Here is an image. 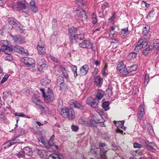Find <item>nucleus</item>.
Segmentation results:
<instances>
[{"instance_id": "nucleus-1", "label": "nucleus", "mask_w": 159, "mask_h": 159, "mask_svg": "<svg viewBox=\"0 0 159 159\" xmlns=\"http://www.w3.org/2000/svg\"><path fill=\"white\" fill-rule=\"evenodd\" d=\"M7 40H2L0 42V48L6 54H8L5 58L7 61H11L13 60L12 56L10 55L12 50V47L9 46Z\"/></svg>"}, {"instance_id": "nucleus-2", "label": "nucleus", "mask_w": 159, "mask_h": 159, "mask_svg": "<svg viewBox=\"0 0 159 159\" xmlns=\"http://www.w3.org/2000/svg\"><path fill=\"white\" fill-rule=\"evenodd\" d=\"M73 11L76 14L75 19L78 20L83 21L87 19V16L84 10L79 7H74Z\"/></svg>"}, {"instance_id": "nucleus-3", "label": "nucleus", "mask_w": 159, "mask_h": 159, "mask_svg": "<svg viewBox=\"0 0 159 159\" xmlns=\"http://www.w3.org/2000/svg\"><path fill=\"white\" fill-rule=\"evenodd\" d=\"M40 89L45 102L48 103L53 101L54 99V95L52 90L48 88L47 92L45 93L44 89L41 88Z\"/></svg>"}, {"instance_id": "nucleus-4", "label": "nucleus", "mask_w": 159, "mask_h": 159, "mask_svg": "<svg viewBox=\"0 0 159 159\" xmlns=\"http://www.w3.org/2000/svg\"><path fill=\"white\" fill-rule=\"evenodd\" d=\"M61 114L63 117H68L70 120H72L75 118L74 111L71 108L68 109L66 107H63L61 111Z\"/></svg>"}, {"instance_id": "nucleus-5", "label": "nucleus", "mask_w": 159, "mask_h": 159, "mask_svg": "<svg viewBox=\"0 0 159 159\" xmlns=\"http://www.w3.org/2000/svg\"><path fill=\"white\" fill-rule=\"evenodd\" d=\"M136 69V66L135 65L131 66L129 67L127 69L126 68L125 65L123 62H120V73L123 75H127L129 73L135 71Z\"/></svg>"}, {"instance_id": "nucleus-6", "label": "nucleus", "mask_w": 159, "mask_h": 159, "mask_svg": "<svg viewBox=\"0 0 159 159\" xmlns=\"http://www.w3.org/2000/svg\"><path fill=\"white\" fill-rule=\"evenodd\" d=\"M144 148L149 151L153 152H159V148L156 145V144L153 142H149L148 140L145 141Z\"/></svg>"}, {"instance_id": "nucleus-7", "label": "nucleus", "mask_w": 159, "mask_h": 159, "mask_svg": "<svg viewBox=\"0 0 159 159\" xmlns=\"http://www.w3.org/2000/svg\"><path fill=\"white\" fill-rule=\"evenodd\" d=\"M27 3L25 0H18L16 5L13 6V9L15 11H19L22 9H25L27 7Z\"/></svg>"}, {"instance_id": "nucleus-8", "label": "nucleus", "mask_w": 159, "mask_h": 159, "mask_svg": "<svg viewBox=\"0 0 159 159\" xmlns=\"http://www.w3.org/2000/svg\"><path fill=\"white\" fill-rule=\"evenodd\" d=\"M86 102L87 104L93 108H98L100 103L98 100L92 97L88 98L86 100Z\"/></svg>"}, {"instance_id": "nucleus-9", "label": "nucleus", "mask_w": 159, "mask_h": 159, "mask_svg": "<svg viewBox=\"0 0 159 159\" xmlns=\"http://www.w3.org/2000/svg\"><path fill=\"white\" fill-rule=\"evenodd\" d=\"M32 100L33 102L37 106L38 108L43 111L44 110L45 108L44 107V104L41 101L37 95L34 94V96L32 98Z\"/></svg>"}, {"instance_id": "nucleus-10", "label": "nucleus", "mask_w": 159, "mask_h": 159, "mask_svg": "<svg viewBox=\"0 0 159 159\" xmlns=\"http://www.w3.org/2000/svg\"><path fill=\"white\" fill-rule=\"evenodd\" d=\"M148 39L147 38L144 37V39H142L139 40L135 48V51L138 52L141 48L146 46L148 44Z\"/></svg>"}, {"instance_id": "nucleus-11", "label": "nucleus", "mask_w": 159, "mask_h": 159, "mask_svg": "<svg viewBox=\"0 0 159 159\" xmlns=\"http://www.w3.org/2000/svg\"><path fill=\"white\" fill-rule=\"evenodd\" d=\"M7 21L9 24L15 29L20 27V24L19 21L12 17L8 18Z\"/></svg>"}, {"instance_id": "nucleus-12", "label": "nucleus", "mask_w": 159, "mask_h": 159, "mask_svg": "<svg viewBox=\"0 0 159 159\" xmlns=\"http://www.w3.org/2000/svg\"><path fill=\"white\" fill-rule=\"evenodd\" d=\"M24 63L26 64L27 67L33 68L35 66V61L34 60L29 57H25L23 58Z\"/></svg>"}, {"instance_id": "nucleus-13", "label": "nucleus", "mask_w": 159, "mask_h": 159, "mask_svg": "<svg viewBox=\"0 0 159 159\" xmlns=\"http://www.w3.org/2000/svg\"><path fill=\"white\" fill-rule=\"evenodd\" d=\"M44 43L40 40L38 43L37 49L39 54L43 55L46 52V49L44 47Z\"/></svg>"}, {"instance_id": "nucleus-14", "label": "nucleus", "mask_w": 159, "mask_h": 159, "mask_svg": "<svg viewBox=\"0 0 159 159\" xmlns=\"http://www.w3.org/2000/svg\"><path fill=\"white\" fill-rule=\"evenodd\" d=\"M79 46L83 48L92 49L93 45L89 40H84L79 43Z\"/></svg>"}, {"instance_id": "nucleus-15", "label": "nucleus", "mask_w": 159, "mask_h": 159, "mask_svg": "<svg viewBox=\"0 0 159 159\" xmlns=\"http://www.w3.org/2000/svg\"><path fill=\"white\" fill-rule=\"evenodd\" d=\"M12 37L13 39L16 43L20 44L25 42V38L22 36L16 35L15 36H12Z\"/></svg>"}, {"instance_id": "nucleus-16", "label": "nucleus", "mask_w": 159, "mask_h": 159, "mask_svg": "<svg viewBox=\"0 0 159 159\" xmlns=\"http://www.w3.org/2000/svg\"><path fill=\"white\" fill-rule=\"evenodd\" d=\"M69 104L72 107H74L75 108H77L81 109H83V107L81 104L77 101L75 100H70L69 102Z\"/></svg>"}, {"instance_id": "nucleus-17", "label": "nucleus", "mask_w": 159, "mask_h": 159, "mask_svg": "<svg viewBox=\"0 0 159 159\" xmlns=\"http://www.w3.org/2000/svg\"><path fill=\"white\" fill-rule=\"evenodd\" d=\"M144 114V110L143 105H141L140 107L138 113L137 115V120L140 122L142 119Z\"/></svg>"}, {"instance_id": "nucleus-18", "label": "nucleus", "mask_w": 159, "mask_h": 159, "mask_svg": "<svg viewBox=\"0 0 159 159\" xmlns=\"http://www.w3.org/2000/svg\"><path fill=\"white\" fill-rule=\"evenodd\" d=\"M77 30V28H76L72 27L69 28L68 34L70 37V39L71 40H73L74 36L75 35L74 34ZM72 42H73L72 41Z\"/></svg>"}, {"instance_id": "nucleus-19", "label": "nucleus", "mask_w": 159, "mask_h": 159, "mask_svg": "<svg viewBox=\"0 0 159 159\" xmlns=\"http://www.w3.org/2000/svg\"><path fill=\"white\" fill-rule=\"evenodd\" d=\"M12 49H13L15 52H16L21 54L26 53V52H27L26 49L19 46H14L13 48H12Z\"/></svg>"}, {"instance_id": "nucleus-20", "label": "nucleus", "mask_w": 159, "mask_h": 159, "mask_svg": "<svg viewBox=\"0 0 159 159\" xmlns=\"http://www.w3.org/2000/svg\"><path fill=\"white\" fill-rule=\"evenodd\" d=\"M12 49H13L15 52H16L21 54L26 53V52H27L26 49L19 46H14L13 48H12Z\"/></svg>"}, {"instance_id": "nucleus-21", "label": "nucleus", "mask_w": 159, "mask_h": 159, "mask_svg": "<svg viewBox=\"0 0 159 159\" xmlns=\"http://www.w3.org/2000/svg\"><path fill=\"white\" fill-rule=\"evenodd\" d=\"M55 71V74L57 75H60L62 72L63 71H65V69L60 66L59 65H57L55 66L53 68Z\"/></svg>"}, {"instance_id": "nucleus-22", "label": "nucleus", "mask_w": 159, "mask_h": 159, "mask_svg": "<svg viewBox=\"0 0 159 159\" xmlns=\"http://www.w3.org/2000/svg\"><path fill=\"white\" fill-rule=\"evenodd\" d=\"M89 69L88 65H85L82 66L80 69V74L81 75H85L88 72Z\"/></svg>"}, {"instance_id": "nucleus-23", "label": "nucleus", "mask_w": 159, "mask_h": 159, "mask_svg": "<svg viewBox=\"0 0 159 159\" xmlns=\"http://www.w3.org/2000/svg\"><path fill=\"white\" fill-rule=\"evenodd\" d=\"M94 83L97 86L100 87L102 84V79L100 76H96L94 78Z\"/></svg>"}, {"instance_id": "nucleus-24", "label": "nucleus", "mask_w": 159, "mask_h": 159, "mask_svg": "<svg viewBox=\"0 0 159 159\" xmlns=\"http://www.w3.org/2000/svg\"><path fill=\"white\" fill-rule=\"evenodd\" d=\"M30 9L32 12L36 13L38 11V8L36 6L35 2L31 1L29 3Z\"/></svg>"}, {"instance_id": "nucleus-25", "label": "nucleus", "mask_w": 159, "mask_h": 159, "mask_svg": "<svg viewBox=\"0 0 159 159\" xmlns=\"http://www.w3.org/2000/svg\"><path fill=\"white\" fill-rule=\"evenodd\" d=\"M19 143V141H17L16 139H13L6 143L5 144L6 148H9L12 145Z\"/></svg>"}, {"instance_id": "nucleus-26", "label": "nucleus", "mask_w": 159, "mask_h": 159, "mask_svg": "<svg viewBox=\"0 0 159 159\" xmlns=\"http://www.w3.org/2000/svg\"><path fill=\"white\" fill-rule=\"evenodd\" d=\"M63 156L61 154H53L50 155L47 159H63Z\"/></svg>"}, {"instance_id": "nucleus-27", "label": "nucleus", "mask_w": 159, "mask_h": 159, "mask_svg": "<svg viewBox=\"0 0 159 159\" xmlns=\"http://www.w3.org/2000/svg\"><path fill=\"white\" fill-rule=\"evenodd\" d=\"M54 139V135H52L50 138L49 141L47 140V145H46V148H50V147L54 146L53 141Z\"/></svg>"}, {"instance_id": "nucleus-28", "label": "nucleus", "mask_w": 159, "mask_h": 159, "mask_svg": "<svg viewBox=\"0 0 159 159\" xmlns=\"http://www.w3.org/2000/svg\"><path fill=\"white\" fill-rule=\"evenodd\" d=\"M100 151V156L99 158H98V159H107V158L105 153L107 152V150H105L103 148H101Z\"/></svg>"}, {"instance_id": "nucleus-29", "label": "nucleus", "mask_w": 159, "mask_h": 159, "mask_svg": "<svg viewBox=\"0 0 159 159\" xmlns=\"http://www.w3.org/2000/svg\"><path fill=\"white\" fill-rule=\"evenodd\" d=\"M153 48L156 49V53L159 54V39H156L153 42Z\"/></svg>"}, {"instance_id": "nucleus-30", "label": "nucleus", "mask_w": 159, "mask_h": 159, "mask_svg": "<svg viewBox=\"0 0 159 159\" xmlns=\"http://www.w3.org/2000/svg\"><path fill=\"white\" fill-rule=\"evenodd\" d=\"M38 65V70L41 72H44V70L47 69L48 67L47 65L45 63V62L41 64H39Z\"/></svg>"}, {"instance_id": "nucleus-31", "label": "nucleus", "mask_w": 159, "mask_h": 159, "mask_svg": "<svg viewBox=\"0 0 159 159\" xmlns=\"http://www.w3.org/2000/svg\"><path fill=\"white\" fill-rule=\"evenodd\" d=\"M129 32L128 30L127 27H125L124 28L121 29V34H120L123 38H125L126 36L129 34Z\"/></svg>"}, {"instance_id": "nucleus-32", "label": "nucleus", "mask_w": 159, "mask_h": 159, "mask_svg": "<svg viewBox=\"0 0 159 159\" xmlns=\"http://www.w3.org/2000/svg\"><path fill=\"white\" fill-rule=\"evenodd\" d=\"M37 153L41 157H44L46 156V151L43 149H37Z\"/></svg>"}, {"instance_id": "nucleus-33", "label": "nucleus", "mask_w": 159, "mask_h": 159, "mask_svg": "<svg viewBox=\"0 0 159 159\" xmlns=\"http://www.w3.org/2000/svg\"><path fill=\"white\" fill-rule=\"evenodd\" d=\"M98 120L96 121L94 120H90L87 121V126H90L92 127L96 126V125L98 123Z\"/></svg>"}, {"instance_id": "nucleus-34", "label": "nucleus", "mask_w": 159, "mask_h": 159, "mask_svg": "<svg viewBox=\"0 0 159 159\" xmlns=\"http://www.w3.org/2000/svg\"><path fill=\"white\" fill-rule=\"evenodd\" d=\"M24 154L28 156H30L32 153L31 149L29 147H26L23 149Z\"/></svg>"}, {"instance_id": "nucleus-35", "label": "nucleus", "mask_w": 159, "mask_h": 159, "mask_svg": "<svg viewBox=\"0 0 159 159\" xmlns=\"http://www.w3.org/2000/svg\"><path fill=\"white\" fill-rule=\"evenodd\" d=\"M50 82V80L46 78H43L40 81L41 84L44 86H47Z\"/></svg>"}, {"instance_id": "nucleus-36", "label": "nucleus", "mask_w": 159, "mask_h": 159, "mask_svg": "<svg viewBox=\"0 0 159 159\" xmlns=\"http://www.w3.org/2000/svg\"><path fill=\"white\" fill-rule=\"evenodd\" d=\"M71 70L73 73L74 77L75 78H76L78 75L77 73V68L76 66L75 65H72L70 67Z\"/></svg>"}, {"instance_id": "nucleus-37", "label": "nucleus", "mask_w": 159, "mask_h": 159, "mask_svg": "<svg viewBox=\"0 0 159 159\" xmlns=\"http://www.w3.org/2000/svg\"><path fill=\"white\" fill-rule=\"evenodd\" d=\"M109 101H106L103 102L102 107L105 111H107L109 110Z\"/></svg>"}, {"instance_id": "nucleus-38", "label": "nucleus", "mask_w": 159, "mask_h": 159, "mask_svg": "<svg viewBox=\"0 0 159 159\" xmlns=\"http://www.w3.org/2000/svg\"><path fill=\"white\" fill-rule=\"evenodd\" d=\"M153 48V47L152 45L149 46L148 47H147L146 49L143 51V54L144 55H147L149 53V52L152 50Z\"/></svg>"}, {"instance_id": "nucleus-39", "label": "nucleus", "mask_w": 159, "mask_h": 159, "mask_svg": "<svg viewBox=\"0 0 159 159\" xmlns=\"http://www.w3.org/2000/svg\"><path fill=\"white\" fill-rule=\"evenodd\" d=\"M84 38V35L83 34H77L74 36L73 40H76L77 39L83 40Z\"/></svg>"}, {"instance_id": "nucleus-40", "label": "nucleus", "mask_w": 159, "mask_h": 159, "mask_svg": "<svg viewBox=\"0 0 159 159\" xmlns=\"http://www.w3.org/2000/svg\"><path fill=\"white\" fill-rule=\"evenodd\" d=\"M108 66L107 64H105L104 67L102 69L101 73L102 75L104 76H105L107 75V72L108 71L107 68Z\"/></svg>"}, {"instance_id": "nucleus-41", "label": "nucleus", "mask_w": 159, "mask_h": 159, "mask_svg": "<svg viewBox=\"0 0 159 159\" xmlns=\"http://www.w3.org/2000/svg\"><path fill=\"white\" fill-rule=\"evenodd\" d=\"M39 142L43 144L46 148V145H47V140L45 138L43 137H40L39 139Z\"/></svg>"}, {"instance_id": "nucleus-42", "label": "nucleus", "mask_w": 159, "mask_h": 159, "mask_svg": "<svg viewBox=\"0 0 159 159\" xmlns=\"http://www.w3.org/2000/svg\"><path fill=\"white\" fill-rule=\"evenodd\" d=\"M103 97V92H101L98 93L96 96V99L98 100H100Z\"/></svg>"}, {"instance_id": "nucleus-43", "label": "nucleus", "mask_w": 159, "mask_h": 159, "mask_svg": "<svg viewBox=\"0 0 159 159\" xmlns=\"http://www.w3.org/2000/svg\"><path fill=\"white\" fill-rule=\"evenodd\" d=\"M149 27L147 25V26H146L143 29V34L145 35L146 36L148 34V30H149Z\"/></svg>"}, {"instance_id": "nucleus-44", "label": "nucleus", "mask_w": 159, "mask_h": 159, "mask_svg": "<svg viewBox=\"0 0 159 159\" xmlns=\"http://www.w3.org/2000/svg\"><path fill=\"white\" fill-rule=\"evenodd\" d=\"M149 81V76L148 73H146L145 77L144 84L146 86Z\"/></svg>"}, {"instance_id": "nucleus-45", "label": "nucleus", "mask_w": 159, "mask_h": 159, "mask_svg": "<svg viewBox=\"0 0 159 159\" xmlns=\"http://www.w3.org/2000/svg\"><path fill=\"white\" fill-rule=\"evenodd\" d=\"M109 6V4L107 2H104L102 4L101 8L102 11H104L105 9H107Z\"/></svg>"}, {"instance_id": "nucleus-46", "label": "nucleus", "mask_w": 159, "mask_h": 159, "mask_svg": "<svg viewBox=\"0 0 159 159\" xmlns=\"http://www.w3.org/2000/svg\"><path fill=\"white\" fill-rule=\"evenodd\" d=\"M113 122L114 123L115 125L116 128V129H115L116 132L118 133L119 132V121H114Z\"/></svg>"}, {"instance_id": "nucleus-47", "label": "nucleus", "mask_w": 159, "mask_h": 159, "mask_svg": "<svg viewBox=\"0 0 159 159\" xmlns=\"http://www.w3.org/2000/svg\"><path fill=\"white\" fill-rule=\"evenodd\" d=\"M116 13L115 12H114L113 13L111 17L108 20V23H112L114 19L116 18Z\"/></svg>"}, {"instance_id": "nucleus-48", "label": "nucleus", "mask_w": 159, "mask_h": 159, "mask_svg": "<svg viewBox=\"0 0 159 159\" xmlns=\"http://www.w3.org/2000/svg\"><path fill=\"white\" fill-rule=\"evenodd\" d=\"M92 21L93 24H96L97 22V19L96 16L94 13H93L92 15Z\"/></svg>"}, {"instance_id": "nucleus-49", "label": "nucleus", "mask_w": 159, "mask_h": 159, "mask_svg": "<svg viewBox=\"0 0 159 159\" xmlns=\"http://www.w3.org/2000/svg\"><path fill=\"white\" fill-rule=\"evenodd\" d=\"M60 76H61L63 78L66 79L67 80H68V75L67 73L65 72V70L63 71Z\"/></svg>"}, {"instance_id": "nucleus-50", "label": "nucleus", "mask_w": 159, "mask_h": 159, "mask_svg": "<svg viewBox=\"0 0 159 159\" xmlns=\"http://www.w3.org/2000/svg\"><path fill=\"white\" fill-rule=\"evenodd\" d=\"M79 122L81 124L83 125L84 126H87V121H86L84 120L83 118H80L79 120Z\"/></svg>"}, {"instance_id": "nucleus-51", "label": "nucleus", "mask_w": 159, "mask_h": 159, "mask_svg": "<svg viewBox=\"0 0 159 159\" xmlns=\"http://www.w3.org/2000/svg\"><path fill=\"white\" fill-rule=\"evenodd\" d=\"M125 122L124 120L120 121V128L122 129L123 130L125 131L127 129V127L124 126Z\"/></svg>"}, {"instance_id": "nucleus-52", "label": "nucleus", "mask_w": 159, "mask_h": 159, "mask_svg": "<svg viewBox=\"0 0 159 159\" xmlns=\"http://www.w3.org/2000/svg\"><path fill=\"white\" fill-rule=\"evenodd\" d=\"M75 1L79 6H84L85 4V2L83 0H75Z\"/></svg>"}, {"instance_id": "nucleus-53", "label": "nucleus", "mask_w": 159, "mask_h": 159, "mask_svg": "<svg viewBox=\"0 0 159 159\" xmlns=\"http://www.w3.org/2000/svg\"><path fill=\"white\" fill-rule=\"evenodd\" d=\"M45 62V60L44 59L42 58H39L37 59V64L38 65H39V64H41L42 63H44Z\"/></svg>"}, {"instance_id": "nucleus-54", "label": "nucleus", "mask_w": 159, "mask_h": 159, "mask_svg": "<svg viewBox=\"0 0 159 159\" xmlns=\"http://www.w3.org/2000/svg\"><path fill=\"white\" fill-rule=\"evenodd\" d=\"M25 154H24L23 151H20L18 153H16V155L19 158H24L25 157Z\"/></svg>"}, {"instance_id": "nucleus-55", "label": "nucleus", "mask_w": 159, "mask_h": 159, "mask_svg": "<svg viewBox=\"0 0 159 159\" xmlns=\"http://www.w3.org/2000/svg\"><path fill=\"white\" fill-rule=\"evenodd\" d=\"M9 77V75H4V77H3L2 79L1 82V84H3L8 79V78Z\"/></svg>"}, {"instance_id": "nucleus-56", "label": "nucleus", "mask_w": 159, "mask_h": 159, "mask_svg": "<svg viewBox=\"0 0 159 159\" xmlns=\"http://www.w3.org/2000/svg\"><path fill=\"white\" fill-rule=\"evenodd\" d=\"M14 115L15 116H18L23 117H25V115L23 112H16L15 113Z\"/></svg>"}, {"instance_id": "nucleus-57", "label": "nucleus", "mask_w": 159, "mask_h": 159, "mask_svg": "<svg viewBox=\"0 0 159 159\" xmlns=\"http://www.w3.org/2000/svg\"><path fill=\"white\" fill-rule=\"evenodd\" d=\"M71 128L73 131L76 132L78 130L79 127L77 126L72 125H71Z\"/></svg>"}, {"instance_id": "nucleus-58", "label": "nucleus", "mask_w": 159, "mask_h": 159, "mask_svg": "<svg viewBox=\"0 0 159 159\" xmlns=\"http://www.w3.org/2000/svg\"><path fill=\"white\" fill-rule=\"evenodd\" d=\"M134 147L135 148H141L142 147V145L136 142L134 143Z\"/></svg>"}, {"instance_id": "nucleus-59", "label": "nucleus", "mask_w": 159, "mask_h": 159, "mask_svg": "<svg viewBox=\"0 0 159 159\" xmlns=\"http://www.w3.org/2000/svg\"><path fill=\"white\" fill-rule=\"evenodd\" d=\"M50 58L53 61H55V62H56L57 63H58L59 62V61L58 60V59L55 57H54L53 56H50Z\"/></svg>"}, {"instance_id": "nucleus-60", "label": "nucleus", "mask_w": 159, "mask_h": 159, "mask_svg": "<svg viewBox=\"0 0 159 159\" xmlns=\"http://www.w3.org/2000/svg\"><path fill=\"white\" fill-rule=\"evenodd\" d=\"M137 53V52H133L131 53L130 55H131V57L134 59L136 57Z\"/></svg>"}, {"instance_id": "nucleus-61", "label": "nucleus", "mask_w": 159, "mask_h": 159, "mask_svg": "<svg viewBox=\"0 0 159 159\" xmlns=\"http://www.w3.org/2000/svg\"><path fill=\"white\" fill-rule=\"evenodd\" d=\"M154 11H149L148 12V14L147 16V18H148V17H152L153 16L154 14Z\"/></svg>"}, {"instance_id": "nucleus-62", "label": "nucleus", "mask_w": 159, "mask_h": 159, "mask_svg": "<svg viewBox=\"0 0 159 159\" xmlns=\"http://www.w3.org/2000/svg\"><path fill=\"white\" fill-rule=\"evenodd\" d=\"M107 91L108 93L107 94L110 97L112 95V92L111 89H108Z\"/></svg>"}, {"instance_id": "nucleus-63", "label": "nucleus", "mask_w": 159, "mask_h": 159, "mask_svg": "<svg viewBox=\"0 0 159 159\" xmlns=\"http://www.w3.org/2000/svg\"><path fill=\"white\" fill-rule=\"evenodd\" d=\"M131 155L134 156H138V154L137 153V150L135 151H131L130 152Z\"/></svg>"}, {"instance_id": "nucleus-64", "label": "nucleus", "mask_w": 159, "mask_h": 159, "mask_svg": "<svg viewBox=\"0 0 159 159\" xmlns=\"http://www.w3.org/2000/svg\"><path fill=\"white\" fill-rule=\"evenodd\" d=\"M23 93L27 94L29 92V90L26 88H24L23 89Z\"/></svg>"}]
</instances>
